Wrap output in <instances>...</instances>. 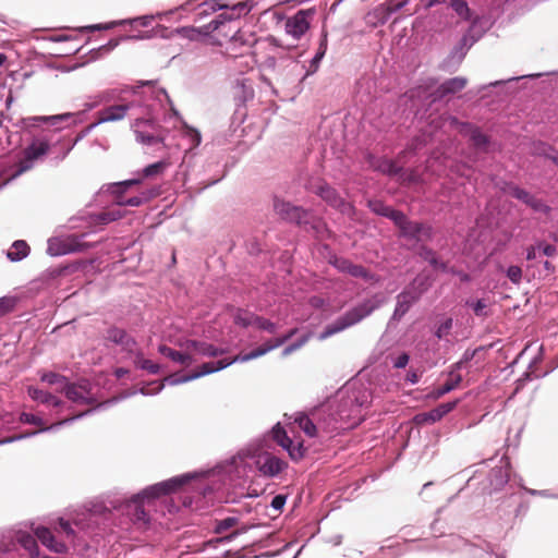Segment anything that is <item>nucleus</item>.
Listing matches in <instances>:
<instances>
[{
	"label": "nucleus",
	"instance_id": "obj_8",
	"mask_svg": "<svg viewBox=\"0 0 558 558\" xmlns=\"http://www.w3.org/2000/svg\"><path fill=\"white\" fill-rule=\"evenodd\" d=\"M320 253L327 258L329 265L335 267L339 272L348 274L353 278H362L367 282L377 283L380 281L379 276L368 271L362 265L353 264L345 257L338 256L330 247L329 244H322Z\"/></svg>",
	"mask_w": 558,
	"mask_h": 558
},
{
	"label": "nucleus",
	"instance_id": "obj_10",
	"mask_svg": "<svg viewBox=\"0 0 558 558\" xmlns=\"http://www.w3.org/2000/svg\"><path fill=\"white\" fill-rule=\"evenodd\" d=\"M399 229V236L409 241L421 242L422 240H432L434 229L430 225L410 220L403 211H400L393 221Z\"/></svg>",
	"mask_w": 558,
	"mask_h": 558
},
{
	"label": "nucleus",
	"instance_id": "obj_4",
	"mask_svg": "<svg viewBox=\"0 0 558 558\" xmlns=\"http://www.w3.org/2000/svg\"><path fill=\"white\" fill-rule=\"evenodd\" d=\"M339 402L343 407L342 415L351 417L359 425L364 420L363 409L372 403V392L362 384H352L340 391Z\"/></svg>",
	"mask_w": 558,
	"mask_h": 558
},
{
	"label": "nucleus",
	"instance_id": "obj_14",
	"mask_svg": "<svg viewBox=\"0 0 558 558\" xmlns=\"http://www.w3.org/2000/svg\"><path fill=\"white\" fill-rule=\"evenodd\" d=\"M316 14L315 8L299 10L288 17L284 24L286 33L295 40L301 39L311 27V19Z\"/></svg>",
	"mask_w": 558,
	"mask_h": 558
},
{
	"label": "nucleus",
	"instance_id": "obj_18",
	"mask_svg": "<svg viewBox=\"0 0 558 558\" xmlns=\"http://www.w3.org/2000/svg\"><path fill=\"white\" fill-rule=\"evenodd\" d=\"M508 193L515 199L522 202L526 206L531 207L536 213L547 214L549 206H547L542 199L535 197L529 191L520 187L517 184H508Z\"/></svg>",
	"mask_w": 558,
	"mask_h": 558
},
{
	"label": "nucleus",
	"instance_id": "obj_39",
	"mask_svg": "<svg viewBox=\"0 0 558 558\" xmlns=\"http://www.w3.org/2000/svg\"><path fill=\"white\" fill-rule=\"evenodd\" d=\"M295 423L310 437H315L317 435L318 428H320L318 423L315 424L314 420L306 414H300L298 417H295Z\"/></svg>",
	"mask_w": 558,
	"mask_h": 558
},
{
	"label": "nucleus",
	"instance_id": "obj_16",
	"mask_svg": "<svg viewBox=\"0 0 558 558\" xmlns=\"http://www.w3.org/2000/svg\"><path fill=\"white\" fill-rule=\"evenodd\" d=\"M50 147L46 141H34L24 149V157L19 161L17 170L13 177H19L22 173L31 170L34 167V161L45 156Z\"/></svg>",
	"mask_w": 558,
	"mask_h": 558
},
{
	"label": "nucleus",
	"instance_id": "obj_30",
	"mask_svg": "<svg viewBox=\"0 0 558 558\" xmlns=\"http://www.w3.org/2000/svg\"><path fill=\"white\" fill-rule=\"evenodd\" d=\"M121 90L117 88H110L98 93L97 95L90 96L89 101L85 104L86 110H92L100 105L109 104L116 99H119Z\"/></svg>",
	"mask_w": 558,
	"mask_h": 558
},
{
	"label": "nucleus",
	"instance_id": "obj_24",
	"mask_svg": "<svg viewBox=\"0 0 558 558\" xmlns=\"http://www.w3.org/2000/svg\"><path fill=\"white\" fill-rule=\"evenodd\" d=\"M32 530L34 531L36 539H39L49 550L57 554H63L66 551V545L63 542L58 541L48 527L43 525L34 527V524H32Z\"/></svg>",
	"mask_w": 558,
	"mask_h": 558
},
{
	"label": "nucleus",
	"instance_id": "obj_50",
	"mask_svg": "<svg viewBox=\"0 0 558 558\" xmlns=\"http://www.w3.org/2000/svg\"><path fill=\"white\" fill-rule=\"evenodd\" d=\"M167 166H168V163L163 160L148 165L142 170V177L149 178V177L160 174L165 171Z\"/></svg>",
	"mask_w": 558,
	"mask_h": 558
},
{
	"label": "nucleus",
	"instance_id": "obj_33",
	"mask_svg": "<svg viewBox=\"0 0 558 558\" xmlns=\"http://www.w3.org/2000/svg\"><path fill=\"white\" fill-rule=\"evenodd\" d=\"M27 393L29 398L36 402H39L41 404H51L54 408H59L63 404V401L49 391L41 390L39 388L29 386L27 388Z\"/></svg>",
	"mask_w": 558,
	"mask_h": 558
},
{
	"label": "nucleus",
	"instance_id": "obj_35",
	"mask_svg": "<svg viewBox=\"0 0 558 558\" xmlns=\"http://www.w3.org/2000/svg\"><path fill=\"white\" fill-rule=\"evenodd\" d=\"M17 543L26 549L33 558L39 557V547L37 544L36 536L28 532L19 531L15 536Z\"/></svg>",
	"mask_w": 558,
	"mask_h": 558
},
{
	"label": "nucleus",
	"instance_id": "obj_31",
	"mask_svg": "<svg viewBox=\"0 0 558 558\" xmlns=\"http://www.w3.org/2000/svg\"><path fill=\"white\" fill-rule=\"evenodd\" d=\"M490 492L500 490L509 482V472L505 466H495L488 473Z\"/></svg>",
	"mask_w": 558,
	"mask_h": 558
},
{
	"label": "nucleus",
	"instance_id": "obj_37",
	"mask_svg": "<svg viewBox=\"0 0 558 558\" xmlns=\"http://www.w3.org/2000/svg\"><path fill=\"white\" fill-rule=\"evenodd\" d=\"M158 352L179 364H187L192 361V357L189 354L177 351L166 344H160L158 347Z\"/></svg>",
	"mask_w": 558,
	"mask_h": 558
},
{
	"label": "nucleus",
	"instance_id": "obj_15",
	"mask_svg": "<svg viewBox=\"0 0 558 558\" xmlns=\"http://www.w3.org/2000/svg\"><path fill=\"white\" fill-rule=\"evenodd\" d=\"M100 407H102V404L100 405H97L96 408H92V409H88L82 413H78L74 416H71V417H66V418H63L57 423H53L49 426H45V427H40L39 429L37 430H33V432H26V433H22V434H19V435H14V436H11V437H7V438H3L0 440V446L1 445H5V444H11V442H15V441H19V440H22V439H26V438H31V437H34L36 435H39V434H43V433H50V432H57L59 430V428L61 426H65V425H70L72 423H74L75 421L86 416V415H89L92 413H94L96 410H98Z\"/></svg>",
	"mask_w": 558,
	"mask_h": 558
},
{
	"label": "nucleus",
	"instance_id": "obj_54",
	"mask_svg": "<svg viewBox=\"0 0 558 558\" xmlns=\"http://www.w3.org/2000/svg\"><path fill=\"white\" fill-rule=\"evenodd\" d=\"M97 125H99V123H97V121H96V122L92 123L90 125H88L87 128H85L84 130H82L77 134V136L75 137L73 143L62 153V155L59 157V160H63L66 157V155L71 151V149L77 144V142L83 140Z\"/></svg>",
	"mask_w": 558,
	"mask_h": 558
},
{
	"label": "nucleus",
	"instance_id": "obj_41",
	"mask_svg": "<svg viewBox=\"0 0 558 558\" xmlns=\"http://www.w3.org/2000/svg\"><path fill=\"white\" fill-rule=\"evenodd\" d=\"M462 381V376H454L453 378H450L440 387L434 389L430 393V396L435 399H438L446 393H449L453 389H456L459 384Z\"/></svg>",
	"mask_w": 558,
	"mask_h": 558
},
{
	"label": "nucleus",
	"instance_id": "obj_1",
	"mask_svg": "<svg viewBox=\"0 0 558 558\" xmlns=\"http://www.w3.org/2000/svg\"><path fill=\"white\" fill-rule=\"evenodd\" d=\"M140 88H147L143 92L142 100L131 101L123 105L108 106L98 111L97 123L116 122L124 119L128 111L138 107L142 117L135 118L132 123V130L136 141L146 146H154L162 143V137L158 135L157 129L158 116L163 107V100L170 102V97L165 88L156 87V81H140L137 85L132 87L134 95L138 94Z\"/></svg>",
	"mask_w": 558,
	"mask_h": 558
},
{
	"label": "nucleus",
	"instance_id": "obj_56",
	"mask_svg": "<svg viewBox=\"0 0 558 558\" xmlns=\"http://www.w3.org/2000/svg\"><path fill=\"white\" fill-rule=\"evenodd\" d=\"M177 34L189 40H196L201 36V32L194 26H183L175 29Z\"/></svg>",
	"mask_w": 558,
	"mask_h": 558
},
{
	"label": "nucleus",
	"instance_id": "obj_9",
	"mask_svg": "<svg viewBox=\"0 0 558 558\" xmlns=\"http://www.w3.org/2000/svg\"><path fill=\"white\" fill-rule=\"evenodd\" d=\"M193 478V475L190 473H185L182 475H178L174 477H171L167 481H162L159 483H156L154 485H149L145 487L140 493L133 495L131 497L132 504H138L140 500L143 501H150L155 500L161 496H167L172 493H175L180 487L189 483Z\"/></svg>",
	"mask_w": 558,
	"mask_h": 558
},
{
	"label": "nucleus",
	"instance_id": "obj_60",
	"mask_svg": "<svg viewBox=\"0 0 558 558\" xmlns=\"http://www.w3.org/2000/svg\"><path fill=\"white\" fill-rule=\"evenodd\" d=\"M16 305V299L13 296L0 298V316H3L14 310Z\"/></svg>",
	"mask_w": 558,
	"mask_h": 558
},
{
	"label": "nucleus",
	"instance_id": "obj_32",
	"mask_svg": "<svg viewBox=\"0 0 558 558\" xmlns=\"http://www.w3.org/2000/svg\"><path fill=\"white\" fill-rule=\"evenodd\" d=\"M368 209L377 216L390 219L392 222L398 217L401 210L395 209L393 207L386 205L381 199H368Z\"/></svg>",
	"mask_w": 558,
	"mask_h": 558
},
{
	"label": "nucleus",
	"instance_id": "obj_42",
	"mask_svg": "<svg viewBox=\"0 0 558 558\" xmlns=\"http://www.w3.org/2000/svg\"><path fill=\"white\" fill-rule=\"evenodd\" d=\"M39 119L51 126H56L57 129H59V124L62 122H66L68 124L76 123V114L70 112L49 117H40Z\"/></svg>",
	"mask_w": 558,
	"mask_h": 558
},
{
	"label": "nucleus",
	"instance_id": "obj_44",
	"mask_svg": "<svg viewBox=\"0 0 558 558\" xmlns=\"http://www.w3.org/2000/svg\"><path fill=\"white\" fill-rule=\"evenodd\" d=\"M272 439L280 447H287L291 445V438L288 436L286 429L281 426L280 423H277L271 429Z\"/></svg>",
	"mask_w": 558,
	"mask_h": 558
},
{
	"label": "nucleus",
	"instance_id": "obj_53",
	"mask_svg": "<svg viewBox=\"0 0 558 558\" xmlns=\"http://www.w3.org/2000/svg\"><path fill=\"white\" fill-rule=\"evenodd\" d=\"M254 325L269 333H275L277 331V325L275 323L258 315L254 316Z\"/></svg>",
	"mask_w": 558,
	"mask_h": 558
},
{
	"label": "nucleus",
	"instance_id": "obj_7",
	"mask_svg": "<svg viewBox=\"0 0 558 558\" xmlns=\"http://www.w3.org/2000/svg\"><path fill=\"white\" fill-rule=\"evenodd\" d=\"M343 407L338 403L328 405L314 413V418L318 421L320 429L329 435H337L343 430L354 428L356 423L351 417L342 415Z\"/></svg>",
	"mask_w": 558,
	"mask_h": 558
},
{
	"label": "nucleus",
	"instance_id": "obj_6",
	"mask_svg": "<svg viewBox=\"0 0 558 558\" xmlns=\"http://www.w3.org/2000/svg\"><path fill=\"white\" fill-rule=\"evenodd\" d=\"M142 178H134L121 182L111 183L107 191L113 196V203L119 206L138 207L144 203L159 195V189L153 187L141 192L138 195L124 197L126 190L133 185L140 184Z\"/></svg>",
	"mask_w": 558,
	"mask_h": 558
},
{
	"label": "nucleus",
	"instance_id": "obj_11",
	"mask_svg": "<svg viewBox=\"0 0 558 558\" xmlns=\"http://www.w3.org/2000/svg\"><path fill=\"white\" fill-rule=\"evenodd\" d=\"M328 47V33L324 28L320 34L319 46L315 53V56L310 61L308 66L306 68L304 64H301L298 60L291 59L289 61L288 66L292 73H295L300 76V81H304L307 76L316 73L319 69L320 61L326 54Z\"/></svg>",
	"mask_w": 558,
	"mask_h": 558
},
{
	"label": "nucleus",
	"instance_id": "obj_19",
	"mask_svg": "<svg viewBox=\"0 0 558 558\" xmlns=\"http://www.w3.org/2000/svg\"><path fill=\"white\" fill-rule=\"evenodd\" d=\"M313 192L332 208L344 211L348 206L345 199L327 182L320 181L318 184L314 185Z\"/></svg>",
	"mask_w": 558,
	"mask_h": 558
},
{
	"label": "nucleus",
	"instance_id": "obj_22",
	"mask_svg": "<svg viewBox=\"0 0 558 558\" xmlns=\"http://www.w3.org/2000/svg\"><path fill=\"white\" fill-rule=\"evenodd\" d=\"M368 165L374 170L387 177H402L404 174L403 167L399 166L395 160L386 157H376L369 155Z\"/></svg>",
	"mask_w": 558,
	"mask_h": 558
},
{
	"label": "nucleus",
	"instance_id": "obj_59",
	"mask_svg": "<svg viewBox=\"0 0 558 558\" xmlns=\"http://www.w3.org/2000/svg\"><path fill=\"white\" fill-rule=\"evenodd\" d=\"M417 255L429 265L435 263V259L438 257L437 253L427 245H421L417 251Z\"/></svg>",
	"mask_w": 558,
	"mask_h": 558
},
{
	"label": "nucleus",
	"instance_id": "obj_49",
	"mask_svg": "<svg viewBox=\"0 0 558 558\" xmlns=\"http://www.w3.org/2000/svg\"><path fill=\"white\" fill-rule=\"evenodd\" d=\"M192 380H194V377H193L192 373H190V374H182L181 372H177V373L168 375L163 379V383H166V384H168L170 386H177V385L185 384V383H189V381H192Z\"/></svg>",
	"mask_w": 558,
	"mask_h": 558
},
{
	"label": "nucleus",
	"instance_id": "obj_64",
	"mask_svg": "<svg viewBox=\"0 0 558 558\" xmlns=\"http://www.w3.org/2000/svg\"><path fill=\"white\" fill-rule=\"evenodd\" d=\"M307 341V337L306 336H303L302 338H300L299 340L288 344L283 350H282V355L283 356H287L291 353H293L294 351L299 350L300 348H302Z\"/></svg>",
	"mask_w": 558,
	"mask_h": 558
},
{
	"label": "nucleus",
	"instance_id": "obj_51",
	"mask_svg": "<svg viewBox=\"0 0 558 558\" xmlns=\"http://www.w3.org/2000/svg\"><path fill=\"white\" fill-rule=\"evenodd\" d=\"M40 380L48 385H60L68 383V378L64 375L54 372H46L40 376Z\"/></svg>",
	"mask_w": 558,
	"mask_h": 558
},
{
	"label": "nucleus",
	"instance_id": "obj_21",
	"mask_svg": "<svg viewBox=\"0 0 558 558\" xmlns=\"http://www.w3.org/2000/svg\"><path fill=\"white\" fill-rule=\"evenodd\" d=\"M105 339L121 347L122 350L126 352H132L137 344L133 336H131L125 329L114 325L107 328Z\"/></svg>",
	"mask_w": 558,
	"mask_h": 558
},
{
	"label": "nucleus",
	"instance_id": "obj_25",
	"mask_svg": "<svg viewBox=\"0 0 558 558\" xmlns=\"http://www.w3.org/2000/svg\"><path fill=\"white\" fill-rule=\"evenodd\" d=\"M305 221L306 223H301L300 228L312 233L316 239L324 240L331 236V231L328 229L327 225L320 218L315 217L311 210Z\"/></svg>",
	"mask_w": 558,
	"mask_h": 558
},
{
	"label": "nucleus",
	"instance_id": "obj_43",
	"mask_svg": "<svg viewBox=\"0 0 558 558\" xmlns=\"http://www.w3.org/2000/svg\"><path fill=\"white\" fill-rule=\"evenodd\" d=\"M122 216L123 213L121 211V207L117 206L114 208H110L99 213L96 216V220L100 225H108L110 222L119 220L120 218H122Z\"/></svg>",
	"mask_w": 558,
	"mask_h": 558
},
{
	"label": "nucleus",
	"instance_id": "obj_48",
	"mask_svg": "<svg viewBox=\"0 0 558 558\" xmlns=\"http://www.w3.org/2000/svg\"><path fill=\"white\" fill-rule=\"evenodd\" d=\"M136 367L147 371L149 374L156 375L160 372V365L157 363L151 362L148 359H144L142 354L136 355L135 360Z\"/></svg>",
	"mask_w": 558,
	"mask_h": 558
},
{
	"label": "nucleus",
	"instance_id": "obj_58",
	"mask_svg": "<svg viewBox=\"0 0 558 558\" xmlns=\"http://www.w3.org/2000/svg\"><path fill=\"white\" fill-rule=\"evenodd\" d=\"M254 316L255 315H246L244 311L239 310L234 316V324L241 326L243 328H247L251 325H254Z\"/></svg>",
	"mask_w": 558,
	"mask_h": 558
},
{
	"label": "nucleus",
	"instance_id": "obj_63",
	"mask_svg": "<svg viewBox=\"0 0 558 558\" xmlns=\"http://www.w3.org/2000/svg\"><path fill=\"white\" fill-rule=\"evenodd\" d=\"M506 275L512 283L519 284L521 282L522 270L519 266H515V265L509 266L506 270Z\"/></svg>",
	"mask_w": 558,
	"mask_h": 558
},
{
	"label": "nucleus",
	"instance_id": "obj_46",
	"mask_svg": "<svg viewBox=\"0 0 558 558\" xmlns=\"http://www.w3.org/2000/svg\"><path fill=\"white\" fill-rule=\"evenodd\" d=\"M469 140L476 149H483L490 143L489 136L484 134L480 126L473 131Z\"/></svg>",
	"mask_w": 558,
	"mask_h": 558
},
{
	"label": "nucleus",
	"instance_id": "obj_61",
	"mask_svg": "<svg viewBox=\"0 0 558 558\" xmlns=\"http://www.w3.org/2000/svg\"><path fill=\"white\" fill-rule=\"evenodd\" d=\"M232 20H234V14L221 13L216 19L209 22L208 28L210 31H217L221 25L225 24V22Z\"/></svg>",
	"mask_w": 558,
	"mask_h": 558
},
{
	"label": "nucleus",
	"instance_id": "obj_45",
	"mask_svg": "<svg viewBox=\"0 0 558 558\" xmlns=\"http://www.w3.org/2000/svg\"><path fill=\"white\" fill-rule=\"evenodd\" d=\"M282 449H284L288 452L289 457L293 461L301 460L306 451V448L301 441L294 442L293 439H291V445L283 447Z\"/></svg>",
	"mask_w": 558,
	"mask_h": 558
},
{
	"label": "nucleus",
	"instance_id": "obj_40",
	"mask_svg": "<svg viewBox=\"0 0 558 558\" xmlns=\"http://www.w3.org/2000/svg\"><path fill=\"white\" fill-rule=\"evenodd\" d=\"M448 120H449L450 126L456 128L462 136L468 137V138H470L473 131H475L478 128L477 125H475L471 122L460 121L457 117H453V116L449 117Z\"/></svg>",
	"mask_w": 558,
	"mask_h": 558
},
{
	"label": "nucleus",
	"instance_id": "obj_20",
	"mask_svg": "<svg viewBox=\"0 0 558 558\" xmlns=\"http://www.w3.org/2000/svg\"><path fill=\"white\" fill-rule=\"evenodd\" d=\"M61 392L72 402L81 404H89L93 398L89 397V385L86 380L78 383H65L61 388Z\"/></svg>",
	"mask_w": 558,
	"mask_h": 558
},
{
	"label": "nucleus",
	"instance_id": "obj_3",
	"mask_svg": "<svg viewBox=\"0 0 558 558\" xmlns=\"http://www.w3.org/2000/svg\"><path fill=\"white\" fill-rule=\"evenodd\" d=\"M381 305V298L379 294H375L369 299L363 300L352 308L338 316L333 322L328 324L323 332L320 339H326L338 332L345 330L347 328L360 323L367 316H369L375 310Z\"/></svg>",
	"mask_w": 558,
	"mask_h": 558
},
{
	"label": "nucleus",
	"instance_id": "obj_29",
	"mask_svg": "<svg viewBox=\"0 0 558 558\" xmlns=\"http://www.w3.org/2000/svg\"><path fill=\"white\" fill-rule=\"evenodd\" d=\"M481 38V35H474L473 34V26L469 29L468 33H465L459 44L452 49L451 57L458 58L459 61H461L468 50Z\"/></svg>",
	"mask_w": 558,
	"mask_h": 558
},
{
	"label": "nucleus",
	"instance_id": "obj_62",
	"mask_svg": "<svg viewBox=\"0 0 558 558\" xmlns=\"http://www.w3.org/2000/svg\"><path fill=\"white\" fill-rule=\"evenodd\" d=\"M20 422L23 424H31L37 426L44 425V420L40 416L27 412H22L20 414Z\"/></svg>",
	"mask_w": 558,
	"mask_h": 558
},
{
	"label": "nucleus",
	"instance_id": "obj_38",
	"mask_svg": "<svg viewBox=\"0 0 558 558\" xmlns=\"http://www.w3.org/2000/svg\"><path fill=\"white\" fill-rule=\"evenodd\" d=\"M465 547L469 548L468 556L470 558H482L484 554L493 555L494 546L492 543L487 541H483L480 545L473 544L469 542V545Z\"/></svg>",
	"mask_w": 558,
	"mask_h": 558
},
{
	"label": "nucleus",
	"instance_id": "obj_47",
	"mask_svg": "<svg viewBox=\"0 0 558 558\" xmlns=\"http://www.w3.org/2000/svg\"><path fill=\"white\" fill-rule=\"evenodd\" d=\"M451 9L464 21L471 20V10L464 0H451Z\"/></svg>",
	"mask_w": 558,
	"mask_h": 558
},
{
	"label": "nucleus",
	"instance_id": "obj_13",
	"mask_svg": "<svg viewBox=\"0 0 558 558\" xmlns=\"http://www.w3.org/2000/svg\"><path fill=\"white\" fill-rule=\"evenodd\" d=\"M272 207L276 215L283 221L294 223L300 227L301 223H306L305 219L308 216V209L284 201L278 196L272 198Z\"/></svg>",
	"mask_w": 558,
	"mask_h": 558
},
{
	"label": "nucleus",
	"instance_id": "obj_2",
	"mask_svg": "<svg viewBox=\"0 0 558 558\" xmlns=\"http://www.w3.org/2000/svg\"><path fill=\"white\" fill-rule=\"evenodd\" d=\"M294 333H295V330H291L290 332H288L287 335H284L282 337H279L275 340H269L266 343H264L263 345H260L247 353H240L232 359H221L218 361H210V362L203 363L197 371L192 372L194 380L198 379L203 376L222 371L234 363H244V362H248L251 360L257 359L259 356H263L266 353L270 352L271 350H275V349L281 347Z\"/></svg>",
	"mask_w": 558,
	"mask_h": 558
},
{
	"label": "nucleus",
	"instance_id": "obj_5",
	"mask_svg": "<svg viewBox=\"0 0 558 558\" xmlns=\"http://www.w3.org/2000/svg\"><path fill=\"white\" fill-rule=\"evenodd\" d=\"M432 283L427 276L417 275L413 280L397 295V303L391 319L399 322L426 293Z\"/></svg>",
	"mask_w": 558,
	"mask_h": 558
},
{
	"label": "nucleus",
	"instance_id": "obj_52",
	"mask_svg": "<svg viewBox=\"0 0 558 558\" xmlns=\"http://www.w3.org/2000/svg\"><path fill=\"white\" fill-rule=\"evenodd\" d=\"M452 326L453 319L451 317L445 318V320L441 322V324L434 331V336L439 340L444 339L446 336L449 335L450 330L452 329Z\"/></svg>",
	"mask_w": 558,
	"mask_h": 558
},
{
	"label": "nucleus",
	"instance_id": "obj_34",
	"mask_svg": "<svg viewBox=\"0 0 558 558\" xmlns=\"http://www.w3.org/2000/svg\"><path fill=\"white\" fill-rule=\"evenodd\" d=\"M187 348L193 349L203 356L215 357L226 353L223 348H218L211 343L199 340H187Z\"/></svg>",
	"mask_w": 558,
	"mask_h": 558
},
{
	"label": "nucleus",
	"instance_id": "obj_28",
	"mask_svg": "<svg viewBox=\"0 0 558 558\" xmlns=\"http://www.w3.org/2000/svg\"><path fill=\"white\" fill-rule=\"evenodd\" d=\"M466 545H469V541L464 539L460 535L448 534L441 542L435 543L432 546H429V549H442L453 553L464 548Z\"/></svg>",
	"mask_w": 558,
	"mask_h": 558
},
{
	"label": "nucleus",
	"instance_id": "obj_12",
	"mask_svg": "<svg viewBox=\"0 0 558 558\" xmlns=\"http://www.w3.org/2000/svg\"><path fill=\"white\" fill-rule=\"evenodd\" d=\"M86 236V233H83L81 236H70L68 239L62 238H50L47 243V254L57 257L63 256L71 253L83 252L89 247V245L85 242H82V239Z\"/></svg>",
	"mask_w": 558,
	"mask_h": 558
},
{
	"label": "nucleus",
	"instance_id": "obj_27",
	"mask_svg": "<svg viewBox=\"0 0 558 558\" xmlns=\"http://www.w3.org/2000/svg\"><path fill=\"white\" fill-rule=\"evenodd\" d=\"M391 15L389 13V3L384 2L371 10L365 17L366 24L373 28L385 25Z\"/></svg>",
	"mask_w": 558,
	"mask_h": 558
},
{
	"label": "nucleus",
	"instance_id": "obj_57",
	"mask_svg": "<svg viewBox=\"0 0 558 558\" xmlns=\"http://www.w3.org/2000/svg\"><path fill=\"white\" fill-rule=\"evenodd\" d=\"M238 522V519L234 518V517H228V518H225L220 521H217L215 527H214V532L216 534H221L223 533L225 531L231 529L232 526H234Z\"/></svg>",
	"mask_w": 558,
	"mask_h": 558
},
{
	"label": "nucleus",
	"instance_id": "obj_36",
	"mask_svg": "<svg viewBox=\"0 0 558 558\" xmlns=\"http://www.w3.org/2000/svg\"><path fill=\"white\" fill-rule=\"evenodd\" d=\"M29 245L24 240H16L7 252V257L11 262H21L29 254Z\"/></svg>",
	"mask_w": 558,
	"mask_h": 558
},
{
	"label": "nucleus",
	"instance_id": "obj_55",
	"mask_svg": "<svg viewBox=\"0 0 558 558\" xmlns=\"http://www.w3.org/2000/svg\"><path fill=\"white\" fill-rule=\"evenodd\" d=\"M465 305L472 307L474 314L477 317H486L487 316V312H486L487 304H486L485 300L478 299L476 301H466Z\"/></svg>",
	"mask_w": 558,
	"mask_h": 558
},
{
	"label": "nucleus",
	"instance_id": "obj_26",
	"mask_svg": "<svg viewBox=\"0 0 558 558\" xmlns=\"http://www.w3.org/2000/svg\"><path fill=\"white\" fill-rule=\"evenodd\" d=\"M468 80L463 76H456L442 82L435 90L436 98L441 99L448 95L461 92L466 86Z\"/></svg>",
	"mask_w": 558,
	"mask_h": 558
},
{
	"label": "nucleus",
	"instance_id": "obj_23",
	"mask_svg": "<svg viewBox=\"0 0 558 558\" xmlns=\"http://www.w3.org/2000/svg\"><path fill=\"white\" fill-rule=\"evenodd\" d=\"M458 402L459 400H452L440 403L427 412L416 414L414 421L416 424L436 423L450 413L457 407Z\"/></svg>",
	"mask_w": 558,
	"mask_h": 558
},
{
	"label": "nucleus",
	"instance_id": "obj_17",
	"mask_svg": "<svg viewBox=\"0 0 558 558\" xmlns=\"http://www.w3.org/2000/svg\"><path fill=\"white\" fill-rule=\"evenodd\" d=\"M258 472L265 477H276L288 468V463L270 452H263L255 460Z\"/></svg>",
	"mask_w": 558,
	"mask_h": 558
}]
</instances>
